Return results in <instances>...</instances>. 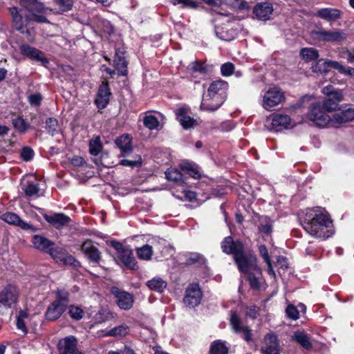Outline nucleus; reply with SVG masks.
Returning a JSON list of instances; mask_svg holds the SVG:
<instances>
[{
  "instance_id": "14",
  "label": "nucleus",
  "mask_w": 354,
  "mask_h": 354,
  "mask_svg": "<svg viewBox=\"0 0 354 354\" xmlns=\"http://www.w3.org/2000/svg\"><path fill=\"white\" fill-rule=\"evenodd\" d=\"M279 348L277 335L273 332H270L264 336L260 351L261 354H281Z\"/></svg>"
},
{
  "instance_id": "60",
  "label": "nucleus",
  "mask_w": 354,
  "mask_h": 354,
  "mask_svg": "<svg viewBox=\"0 0 354 354\" xmlns=\"http://www.w3.org/2000/svg\"><path fill=\"white\" fill-rule=\"evenodd\" d=\"M28 100L30 105L39 106L41 105L42 101V95L41 93H37L29 95Z\"/></svg>"
},
{
  "instance_id": "38",
  "label": "nucleus",
  "mask_w": 354,
  "mask_h": 354,
  "mask_svg": "<svg viewBox=\"0 0 354 354\" xmlns=\"http://www.w3.org/2000/svg\"><path fill=\"white\" fill-rule=\"evenodd\" d=\"M12 124L16 131L21 134L26 133L30 128V124L20 116L12 119Z\"/></svg>"
},
{
  "instance_id": "64",
  "label": "nucleus",
  "mask_w": 354,
  "mask_h": 354,
  "mask_svg": "<svg viewBox=\"0 0 354 354\" xmlns=\"http://www.w3.org/2000/svg\"><path fill=\"white\" fill-rule=\"evenodd\" d=\"M242 338L247 342L252 341V330L248 326H245L241 330Z\"/></svg>"
},
{
  "instance_id": "52",
  "label": "nucleus",
  "mask_w": 354,
  "mask_h": 354,
  "mask_svg": "<svg viewBox=\"0 0 354 354\" xmlns=\"http://www.w3.org/2000/svg\"><path fill=\"white\" fill-rule=\"evenodd\" d=\"M35 152L30 147L26 146L21 149L20 157L25 162L30 161L33 158Z\"/></svg>"
},
{
  "instance_id": "39",
  "label": "nucleus",
  "mask_w": 354,
  "mask_h": 354,
  "mask_svg": "<svg viewBox=\"0 0 354 354\" xmlns=\"http://www.w3.org/2000/svg\"><path fill=\"white\" fill-rule=\"evenodd\" d=\"M27 197L38 196L39 192V184L33 181H27L22 188Z\"/></svg>"
},
{
  "instance_id": "32",
  "label": "nucleus",
  "mask_w": 354,
  "mask_h": 354,
  "mask_svg": "<svg viewBox=\"0 0 354 354\" xmlns=\"http://www.w3.org/2000/svg\"><path fill=\"white\" fill-rule=\"evenodd\" d=\"M209 354H228L229 346L221 339L213 341L209 346Z\"/></svg>"
},
{
  "instance_id": "34",
  "label": "nucleus",
  "mask_w": 354,
  "mask_h": 354,
  "mask_svg": "<svg viewBox=\"0 0 354 354\" xmlns=\"http://www.w3.org/2000/svg\"><path fill=\"white\" fill-rule=\"evenodd\" d=\"M180 168L192 178L199 179L201 177V174L197 165L192 162L188 161L183 162L180 164Z\"/></svg>"
},
{
  "instance_id": "45",
  "label": "nucleus",
  "mask_w": 354,
  "mask_h": 354,
  "mask_svg": "<svg viewBox=\"0 0 354 354\" xmlns=\"http://www.w3.org/2000/svg\"><path fill=\"white\" fill-rule=\"evenodd\" d=\"M136 254L140 259L150 260L153 254L152 247L149 245H145L136 250Z\"/></svg>"
},
{
  "instance_id": "48",
  "label": "nucleus",
  "mask_w": 354,
  "mask_h": 354,
  "mask_svg": "<svg viewBox=\"0 0 354 354\" xmlns=\"http://www.w3.org/2000/svg\"><path fill=\"white\" fill-rule=\"evenodd\" d=\"M143 124L145 127L150 130L157 129L160 125L158 118L152 115L145 116L143 120Z\"/></svg>"
},
{
  "instance_id": "7",
  "label": "nucleus",
  "mask_w": 354,
  "mask_h": 354,
  "mask_svg": "<svg viewBox=\"0 0 354 354\" xmlns=\"http://www.w3.org/2000/svg\"><path fill=\"white\" fill-rule=\"evenodd\" d=\"M19 297L18 287L12 283L7 284L0 290V307L11 308L17 303Z\"/></svg>"
},
{
  "instance_id": "43",
  "label": "nucleus",
  "mask_w": 354,
  "mask_h": 354,
  "mask_svg": "<svg viewBox=\"0 0 354 354\" xmlns=\"http://www.w3.org/2000/svg\"><path fill=\"white\" fill-rule=\"evenodd\" d=\"M328 59H318L314 64H313L312 71L314 73H319L321 74L327 73L329 71V66H328Z\"/></svg>"
},
{
  "instance_id": "41",
  "label": "nucleus",
  "mask_w": 354,
  "mask_h": 354,
  "mask_svg": "<svg viewBox=\"0 0 354 354\" xmlns=\"http://www.w3.org/2000/svg\"><path fill=\"white\" fill-rule=\"evenodd\" d=\"M55 299L53 301L55 303L63 306L67 308L69 302V293L68 291L62 289H57L55 291Z\"/></svg>"
},
{
  "instance_id": "63",
  "label": "nucleus",
  "mask_w": 354,
  "mask_h": 354,
  "mask_svg": "<svg viewBox=\"0 0 354 354\" xmlns=\"http://www.w3.org/2000/svg\"><path fill=\"white\" fill-rule=\"evenodd\" d=\"M258 250L264 262H268L269 260H271L267 247L265 245H260L258 247Z\"/></svg>"
},
{
  "instance_id": "36",
  "label": "nucleus",
  "mask_w": 354,
  "mask_h": 354,
  "mask_svg": "<svg viewBox=\"0 0 354 354\" xmlns=\"http://www.w3.org/2000/svg\"><path fill=\"white\" fill-rule=\"evenodd\" d=\"M293 339L306 350H310L313 348V344L308 335L303 331L296 332L293 336Z\"/></svg>"
},
{
  "instance_id": "24",
  "label": "nucleus",
  "mask_w": 354,
  "mask_h": 354,
  "mask_svg": "<svg viewBox=\"0 0 354 354\" xmlns=\"http://www.w3.org/2000/svg\"><path fill=\"white\" fill-rule=\"evenodd\" d=\"M272 4L268 1L257 3L253 8V14L256 17L262 21H266L270 18L273 12Z\"/></svg>"
},
{
  "instance_id": "42",
  "label": "nucleus",
  "mask_w": 354,
  "mask_h": 354,
  "mask_svg": "<svg viewBox=\"0 0 354 354\" xmlns=\"http://www.w3.org/2000/svg\"><path fill=\"white\" fill-rule=\"evenodd\" d=\"M68 310L70 317L75 321L81 320L85 314L84 310L79 306L70 305Z\"/></svg>"
},
{
  "instance_id": "8",
  "label": "nucleus",
  "mask_w": 354,
  "mask_h": 354,
  "mask_svg": "<svg viewBox=\"0 0 354 354\" xmlns=\"http://www.w3.org/2000/svg\"><path fill=\"white\" fill-rule=\"evenodd\" d=\"M323 92L326 97L322 106L327 112L335 111L339 106V103L344 99L342 91L334 89L333 86H328L324 88Z\"/></svg>"
},
{
  "instance_id": "61",
  "label": "nucleus",
  "mask_w": 354,
  "mask_h": 354,
  "mask_svg": "<svg viewBox=\"0 0 354 354\" xmlns=\"http://www.w3.org/2000/svg\"><path fill=\"white\" fill-rule=\"evenodd\" d=\"M192 70L193 73H199L206 74L207 69L204 64L200 62L196 61L192 63Z\"/></svg>"
},
{
  "instance_id": "23",
  "label": "nucleus",
  "mask_w": 354,
  "mask_h": 354,
  "mask_svg": "<svg viewBox=\"0 0 354 354\" xmlns=\"http://www.w3.org/2000/svg\"><path fill=\"white\" fill-rule=\"evenodd\" d=\"M1 218L5 222L18 226L22 230H30L32 232H35L37 229L32 225L24 221L17 214L14 212H6L1 215Z\"/></svg>"
},
{
  "instance_id": "51",
  "label": "nucleus",
  "mask_w": 354,
  "mask_h": 354,
  "mask_svg": "<svg viewBox=\"0 0 354 354\" xmlns=\"http://www.w3.org/2000/svg\"><path fill=\"white\" fill-rule=\"evenodd\" d=\"M66 253L65 250L61 248H54V246H53L48 252L57 262H60Z\"/></svg>"
},
{
  "instance_id": "49",
  "label": "nucleus",
  "mask_w": 354,
  "mask_h": 354,
  "mask_svg": "<svg viewBox=\"0 0 354 354\" xmlns=\"http://www.w3.org/2000/svg\"><path fill=\"white\" fill-rule=\"evenodd\" d=\"M53 3L58 6L61 13L71 10L73 6V0H53Z\"/></svg>"
},
{
  "instance_id": "20",
  "label": "nucleus",
  "mask_w": 354,
  "mask_h": 354,
  "mask_svg": "<svg viewBox=\"0 0 354 354\" xmlns=\"http://www.w3.org/2000/svg\"><path fill=\"white\" fill-rule=\"evenodd\" d=\"M111 95L109 82H103L99 86L95 104L99 109H104L109 102Z\"/></svg>"
},
{
  "instance_id": "1",
  "label": "nucleus",
  "mask_w": 354,
  "mask_h": 354,
  "mask_svg": "<svg viewBox=\"0 0 354 354\" xmlns=\"http://www.w3.org/2000/svg\"><path fill=\"white\" fill-rule=\"evenodd\" d=\"M300 223L305 231L313 236L326 239L333 234V225L330 215L319 207L308 208L300 217Z\"/></svg>"
},
{
  "instance_id": "62",
  "label": "nucleus",
  "mask_w": 354,
  "mask_h": 354,
  "mask_svg": "<svg viewBox=\"0 0 354 354\" xmlns=\"http://www.w3.org/2000/svg\"><path fill=\"white\" fill-rule=\"evenodd\" d=\"M328 66H329V70L330 68H334L342 74H344L346 72V68L339 62L329 60Z\"/></svg>"
},
{
  "instance_id": "29",
  "label": "nucleus",
  "mask_w": 354,
  "mask_h": 354,
  "mask_svg": "<svg viewBox=\"0 0 354 354\" xmlns=\"http://www.w3.org/2000/svg\"><path fill=\"white\" fill-rule=\"evenodd\" d=\"M290 123V118L286 114H274L272 120V128L276 131L287 129Z\"/></svg>"
},
{
  "instance_id": "31",
  "label": "nucleus",
  "mask_w": 354,
  "mask_h": 354,
  "mask_svg": "<svg viewBox=\"0 0 354 354\" xmlns=\"http://www.w3.org/2000/svg\"><path fill=\"white\" fill-rule=\"evenodd\" d=\"M41 0H20V5L28 12H37L43 13L46 10Z\"/></svg>"
},
{
  "instance_id": "3",
  "label": "nucleus",
  "mask_w": 354,
  "mask_h": 354,
  "mask_svg": "<svg viewBox=\"0 0 354 354\" xmlns=\"http://www.w3.org/2000/svg\"><path fill=\"white\" fill-rule=\"evenodd\" d=\"M222 251L226 254H232L235 264L242 267V264L255 254L252 251H245V246L240 240L234 241L233 237L228 236L224 238L221 245Z\"/></svg>"
},
{
  "instance_id": "53",
  "label": "nucleus",
  "mask_w": 354,
  "mask_h": 354,
  "mask_svg": "<svg viewBox=\"0 0 354 354\" xmlns=\"http://www.w3.org/2000/svg\"><path fill=\"white\" fill-rule=\"evenodd\" d=\"M102 149L100 139L91 140L89 143V152L93 156H97Z\"/></svg>"
},
{
  "instance_id": "13",
  "label": "nucleus",
  "mask_w": 354,
  "mask_h": 354,
  "mask_svg": "<svg viewBox=\"0 0 354 354\" xmlns=\"http://www.w3.org/2000/svg\"><path fill=\"white\" fill-rule=\"evenodd\" d=\"M111 292L114 296L120 308L128 310L132 308L134 300L131 294L115 286L111 288Z\"/></svg>"
},
{
  "instance_id": "22",
  "label": "nucleus",
  "mask_w": 354,
  "mask_h": 354,
  "mask_svg": "<svg viewBox=\"0 0 354 354\" xmlns=\"http://www.w3.org/2000/svg\"><path fill=\"white\" fill-rule=\"evenodd\" d=\"M43 217L47 223L57 230L67 226L71 221L70 217L64 213L45 214L43 215Z\"/></svg>"
},
{
  "instance_id": "50",
  "label": "nucleus",
  "mask_w": 354,
  "mask_h": 354,
  "mask_svg": "<svg viewBox=\"0 0 354 354\" xmlns=\"http://www.w3.org/2000/svg\"><path fill=\"white\" fill-rule=\"evenodd\" d=\"M142 158L140 155H137L133 160L123 159L121 160L119 165L129 167L131 168L140 167L142 165Z\"/></svg>"
},
{
  "instance_id": "54",
  "label": "nucleus",
  "mask_w": 354,
  "mask_h": 354,
  "mask_svg": "<svg viewBox=\"0 0 354 354\" xmlns=\"http://www.w3.org/2000/svg\"><path fill=\"white\" fill-rule=\"evenodd\" d=\"M58 127V121L55 118H48L46 120V129L48 133L53 135Z\"/></svg>"
},
{
  "instance_id": "37",
  "label": "nucleus",
  "mask_w": 354,
  "mask_h": 354,
  "mask_svg": "<svg viewBox=\"0 0 354 354\" xmlns=\"http://www.w3.org/2000/svg\"><path fill=\"white\" fill-rule=\"evenodd\" d=\"M301 58L306 62H310L318 59L319 54L318 50L315 48H302L299 52Z\"/></svg>"
},
{
  "instance_id": "40",
  "label": "nucleus",
  "mask_w": 354,
  "mask_h": 354,
  "mask_svg": "<svg viewBox=\"0 0 354 354\" xmlns=\"http://www.w3.org/2000/svg\"><path fill=\"white\" fill-rule=\"evenodd\" d=\"M230 324L232 328V330L236 333H241V330L243 328H244L245 326H243L242 324V320L238 315L236 311H231L230 312Z\"/></svg>"
},
{
  "instance_id": "6",
  "label": "nucleus",
  "mask_w": 354,
  "mask_h": 354,
  "mask_svg": "<svg viewBox=\"0 0 354 354\" xmlns=\"http://www.w3.org/2000/svg\"><path fill=\"white\" fill-rule=\"evenodd\" d=\"M320 103H315L309 107L307 118L316 126L325 127L331 123V118Z\"/></svg>"
},
{
  "instance_id": "28",
  "label": "nucleus",
  "mask_w": 354,
  "mask_h": 354,
  "mask_svg": "<svg viewBox=\"0 0 354 354\" xmlns=\"http://www.w3.org/2000/svg\"><path fill=\"white\" fill-rule=\"evenodd\" d=\"M66 309V308L63 307V306H61L53 301L48 306L47 310L45 313L46 319L48 321H55L62 316V315L64 313Z\"/></svg>"
},
{
  "instance_id": "58",
  "label": "nucleus",
  "mask_w": 354,
  "mask_h": 354,
  "mask_svg": "<svg viewBox=\"0 0 354 354\" xmlns=\"http://www.w3.org/2000/svg\"><path fill=\"white\" fill-rule=\"evenodd\" d=\"M173 4H181L183 8H188L196 9L198 7V3L193 0H173Z\"/></svg>"
},
{
  "instance_id": "5",
  "label": "nucleus",
  "mask_w": 354,
  "mask_h": 354,
  "mask_svg": "<svg viewBox=\"0 0 354 354\" xmlns=\"http://www.w3.org/2000/svg\"><path fill=\"white\" fill-rule=\"evenodd\" d=\"M109 245L116 251L117 258L128 269L131 270H138V262L133 257L132 249L129 245H123L121 242L113 240Z\"/></svg>"
},
{
  "instance_id": "27",
  "label": "nucleus",
  "mask_w": 354,
  "mask_h": 354,
  "mask_svg": "<svg viewBox=\"0 0 354 354\" xmlns=\"http://www.w3.org/2000/svg\"><path fill=\"white\" fill-rule=\"evenodd\" d=\"M32 243L37 250L48 253L55 243L44 236L35 234L32 236Z\"/></svg>"
},
{
  "instance_id": "9",
  "label": "nucleus",
  "mask_w": 354,
  "mask_h": 354,
  "mask_svg": "<svg viewBox=\"0 0 354 354\" xmlns=\"http://www.w3.org/2000/svg\"><path fill=\"white\" fill-rule=\"evenodd\" d=\"M311 35L314 39L318 41L331 43H340L348 37V35L343 30H313Z\"/></svg>"
},
{
  "instance_id": "21",
  "label": "nucleus",
  "mask_w": 354,
  "mask_h": 354,
  "mask_svg": "<svg viewBox=\"0 0 354 354\" xmlns=\"http://www.w3.org/2000/svg\"><path fill=\"white\" fill-rule=\"evenodd\" d=\"M216 36L222 40L230 41L234 39L238 35L236 28L230 27V21H227L219 26H215Z\"/></svg>"
},
{
  "instance_id": "57",
  "label": "nucleus",
  "mask_w": 354,
  "mask_h": 354,
  "mask_svg": "<svg viewBox=\"0 0 354 354\" xmlns=\"http://www.w3.org/2000/svg\"><path fill=\"white\" fill-rule=\"evenodd\" d=\"M286 313L287 317L292 320H297L299 318V312L293 304H289L286 307Z\"/></svg>"
},
{
  "instance_id": "17",
  "label": "nucleus",
  "mask_w": 354,
  "mask_h": 354,
  "mask_svg": "<svg viewBox=\"0 0 354 354\" xmlns=\"http://www.w3.org/2000/svg\"><path fill=\"white\" fill-rule=\"evenodd\" d=\"M354 120V109L345 106V109H339L331 118L330 126L339 127L340 125L351 122Z\"/></svg>"
},
{
  "instance_id": "2",
  "label": "nucleus",
  "mask_w": 354,
  "mask_h": 354,
  "mask_svg": "<svg viewBox=\"0 0 354 354\" xmlns=\"http://www.w3.org/2000/svg\"><path fill=\"white\" fill-rule=\"evenodd\" d=\"M228 83L223 80L212 82L203 95L201 109L215 111L224 103L227 98Z\"/></svg>"
},
{
  "instance_id": "55",
  "label": "nucleus",
  "mask_w": 354,
  "mask_h": 354,
  "mask_svg": "<svg viewBox=\"0 0 354 354\" xmlns=\"http://www.w3.org/2000/svg\"><path fill=\"white\" fill-rule=\"evenodd\" d=\"M62 262L65 266H71L74 268H77L80 266V263L77 259H75L73 256L69 254L68 253H66L62 261Z\"/></svg>"
},
{
  "instance_id": "26",
  "label": "nucleus",
  "mask_w": 354,
  "mask_h": 354,
  "mask_svg": "<svg viewBox=\"0 0 354 354\" xmlns=\"http://www.w3.org/2000/svg\"><path fill=\"white\" fill-rule=\"evenodd\" d=\"M342 11L333 8H325L317 10L316 15L328 21H335L342 17Z\"/></svg>"
},
{
  "instance_id": "12",
  "label": "nucleus",
  "mask_w": 354,
  "mask_h": 354,
  "mask_svg": "<svg viewBox=\"0 0 354 354\" xmlns=\"http://www.w3.org/2000/svg\"><path fill=\"white\" fill-rule=\"evenodd\" d=\"M20 53L25 57L38 62H41L43 66L49 64V60L45 56V53L29 44H23L19 46Z\"/></svg>"
},
{
  "instance_id": "44",
  "label": "nucleus",
  "mask_w": 354,
  "mask_h": 354,
  "mask_svg": "<svg viewBox=\"0 0 354 354\" xmlns=\"http://www.w3.org/2000/svg\"><path fill=\"white\" fill-rule=\"evenodd\" d=\"M165 177L169 181L178 183L183 181V175L178 169L170 168L165 171Z\"/></svg>"
},
{
  "instance_id": "56",
  "label": "nucleus",
  "mask_w": 354,
  "mask_h": 354,
  "mask_svg": "<svg viewBox=\"0 0 354 354\" xmlns=\"http://www.w3.org/2000/svg\"><path fill=\"white\" fill-rule=\"evenodd\" d=\"M30 21H35L39 24H48L49 20L45 16L37 12H29Z\"/></svg>"
},
{
  "instance_id": "47",
  "label": "nucleus",
  "mask_w": 354,
  "mask_h": 354,
  "mask_svg": "<svg viewBox=\"0 0 354 354\" xmlns=\"http://www.w3.org/2000/svg\"><path fill=\"white\" fill-rule=\"evenodd\" d=\"M205 263V259L203 255L198 253H192L186 259L185 264L188 266L194 264L203 265Z\"/></svg>"
},
{
  "instance_id": "18",
  "label": "nucleus",
  "mask_w": 354,
  "mask_h": 354,
  "mask_svg": "<svg viewBox=\"0 0 354 354\" xmlns=\"http://www.w3.org/2000/svg\"><path fill=\"white\" fill-rule=\"evenodd\" d=\"M81 250L89 262L95 265L100 264L102 253L91 241H84L82 245Z\"/></svg>"
},
{
  "instance_id": "19",
  "label": "nucleus",
  "mask_w": 354,
  "mask_h": 354,
  "mask_svg": "<svg viewBox=\"0 0 354 354\" xmlns=\"http://www.w3.org/2000/svg\"><path fill=\"white\" fill-rule=\"evenodd\" d=\"M190 109L186 106L179 107L174 113L176 119L185 129L192 128L198 124L197 121L189 115Z\"/></svg>"
},
{
  "instance_id": "16",
  "label": "nucleus",
  "mask_w": 354,
  "mask_h": 354,
  "mask_svg": "<svg viewBox=\"0 0 354 354\" xmlns=\"http://www.w3.org/2000/svg\"><path fill=\"white\" fill-rule=\"evenodd\" d=\"M77 340L75 336L70 335L60 339L57 344L59 354H84L77 349Z\"/></svg>"
},
{
  "instance_id": "4",
  "label": "nucleus",
  "mask_w": 354,
  "mask_h": 354,
  "mask_svg": "<svg viewBox=\"0 0 354 354\" xmlns=\"http://www.w3.org/2000/svg\"><path fill=\"white\" fill-rule=\"evenodd\" d=\"M241 273L246 274V279L251 289L259 290L263 281L262 270L258 265L257 255L252 257L242 264V267L238 268Z\"/></svg>"
},
{
  "instance_id": "35",
  "label": "nucleus",
  "mask_w": 354,
  "mask_h": 354,
  "mask_svg": "<svg viewBox=\"0 0 354 354\" xmlns=\"http://www.w3.org/2000/svg\"><path fill=\"white\" fill-rule=\"evenodd\" d=\"M147 287L153 291L162 292L167 286V283L160 277H154L147 282Z\"/></svg>"
},
{
  "instance_id": "25",
  "label": "nucleus",
  "mask_w": 354,
  "mask_h": 354,
  "mask_svg": "<svg viewBox=\"0 0 354 354\" xmlns=\"http://www.w3.org/2000/svg\"><path fill=\"white\" fill-rule=\"evenodd\" d=\"M124 52L120 48H117L115 53L114 67L118 71V74L127 76L128 74V62L124 57Z\"/></svg>"
},
{
  "instance_id": "10",
  "label": "nucleus",
  "mask_w": 354,
  "mask_h": 354,
  "mask_svg": "<svg viewBox=\"0 0 354 354\" xmlns=\"http://www.w3.org/2000/svg\"><path fill=\"white\" fill-rule=\"evenodd\" d=\"M285 100L284 92L277 86L270 88L263 97L262 106L265 109L269 110L281 104Z\"/></svg>"
},
{
  "instance_id": "15",
  "label": "nucleus",
  "mask_w": 354,
  "mask_h": 354,
  "mask_svg": "<svg viewBox=\"0 0 354 354\" xmlns=\"http://www.w3.org/2000/svg\"><path fill=\"white\" fill-rule=\"evenodd\" d=\"M10 13L12 18L13 27L21 33H24L28 23L30 22V15H23L21 10L17 7L10 8Z\"/></svg>"
},
{
  "instance_id": "46",
  "label": "nucleus",
  "mask_w": 354,
  "mask_h": 354,
  "mask_svg": "<svg viewBox=\"0 0 354 354\" xmlns=\"http://www.w3.org/2000/svg\"><path fill=\"white\" fill-rule=\"evenodd\" d=\"M129 331V326H127L125 324H122V325L114 327L113 328L111 329L108 332V335L109 336H113V337H117V336L124 337L127 334H128Z\"/></svg>"
},
{
  "instance_id": "59",
  "label": "nucleus",
  "mask_w": 354,
  "mask_h": 354,
  "mask_svg": "<svg viewBox=\"0 0 354 354\" xmlns=\"http://www.w3.org/2000/svg\"><path fill=\"white\" fill-rule=\"evenodd\" d=\"M234 65L231 62H226L221 65V72L223 76H230L233 74Z\"/></svg>"
},
{
  "instance_id": "30",
  "label": "nucleus",
  "mask_w": 354,
  "mask_h": 354,
  "mask_svg": "<svg viewBox=\"0 0 354 354\" xmlns=\"http://www.w3.org/2000/svg\"><path fill=\"white\" fill-rule=\"evenodd\" d=\"M115 142L116 146L121 150L122 153L119 156L120 157H123L125 153L132 151L131 138L129 134H124L118 137Z\"/></svg>"
},
{
  "instance_id": "33",
  "label": "nucleus",
  "mask_w": 354,
  "mask_h": 354,
  "mask_svg": "<svg viewBox=\"0 0 354 354\" xmlns=\"http://www.w3.org/2000/svg\"><path fill=\"white\" fill-rule=\"evenodd\" d=\"M273 221L266 216H262L259 218V224L258 230L266 236H270L272 232Z\"/></svg>"
},
{
  "instance_id": "11",
  "label": "nucleus",
  "mask_w": 354,
  "mask_h": 354,
  "mask_svg": "<svg viewBox=\"0 0 354 354\" xmlns=\"http://www.w3.org/2000/svg\"><path fill=\"white\" fill-rule=\"evenodd\" d=\"M203 294L198 283H190L185 290L184 303L189 308H194L200 304Z\"/></svg>"
}]
</instances>
